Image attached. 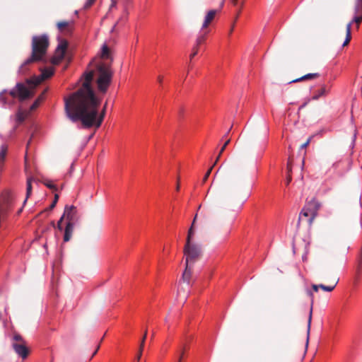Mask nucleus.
Returning <instances> with one entry per match:
<instances>
[{"instance_id": "obj_1", "label": "nucleus", "mask_w": 362, "mask_h": 362, "mask_svg": "<svg viewBox=\"0 0 362 362\" xmlns=\"http://www.w3.org/2000/svg\"><path fill=\"white\" fill-rule=\"evenodd\" d=\"M93 70L83 74L81 87L64 99V110L66 117L72 122H81L83 128L95 127L98 129L105 118L107 103L101 111L99 110L101 99L95 93L92 88Z\"/></svg>"}, {"instance_id": "obj_2", "label": "nucleus", "mask_w": 362, "mask_h": 362, "mask_svg": "<svg viewBox=\"0 0 362 362\" xmlns=\"http://www.w3.org/2000/svg\"><path fill=\"white\" fill-rule=\"evenodd\" d=\"M113 59L109 47L104 45L100 54V61L95 65V83L99 92L105 93L111 84L113 77L112 69Z\"/></svg>"}, {"instance_id": "obj_3", "label": "nucleus", "mask_w": 362, "mask_h": 362, "mask_svg": "<svg viewBox=\"0 0 362 362\" xmlns=\"http://www.w3.org/2000/svg\"><path fill=\"white\" fill-rule=\"evenodd\" d=\"M49 45V41L47 35H42L39 36H33L32 39V54L21 66V71L25 66L35 62L43 60L45 56L47 48Z\"/></svg>"}, {"instance_id": "obj_4", "label": "nucleus", "mask_w": 362, "mask_h": 362, "mask_svg": "<svg viewBox=\"0 0 362 362\" xmlns=\"http://www.w3.org/2000/svg\"><path fill=\"white\" fill-rule=\"evenodd\" d=\"M362 22V0H354V17L346 26V39L343 47L349 45L351 40V25L353 23L359 25Z\"/></svg>"}, {"instance_id": "obj_5", "label": "nucleus", "mask_w": 362, "mask_h": 362, "mask_svg": "<svg viewBox=\"0 0 362 362\" xmlns=\"http://www.w3.org/2000/svg\"><path fill=\"white\" fill-rule=\"evenodd\" d=\"M11 346L15 353L23 359L26 358L30 354L26 341L16 332H13Z\"/></svg>"}, {"instance_id": "obj_6", "label": "nucleus", "mask_w": 362, "mask_h": 362, "mask_svg": "<svg viewBox=\"0 0 362 362\" xmlns=\"http://www.w3.org/2000/svg\"><path fill=\"white\" fill-rule=\"evenodd\" d=\"M320 207V203L315 199L313 198L303 206L301 212L300 213L298 221L302 218V216L308 218V222L309 225H311L317 215V211Z\"/></svg>"}, {"instance_id": "obj_7", "label": "nucleus", "mask_w": 362, "mask_h": 362, "mask_svg": "<svg viewBox=\"0 0 362 362\" xmlns=\"http://www.w3.org/2000/svg\"><path fill=\"white\" fill-rule=\"evenodd\" d=\"M185 264H194L202 256L201 246L194 243H185L184 250Z\"/></svg>"}, {"instance_id": "obj_8", "label": "nucleus", "mask_w": 362, "mask_h": 362, "mask_svg": "<svg viewBox=\"0 0 362 362\" xmlns=\"http://www.w3.org/2000/svg\"><path fill=\"white\" fill-rule=\"evenodd\" d=\"M9 94L13 98H18L20 101L25 100L33 96L32 92L25 84L18 83L16 87L10 90Z\"/></svg>"}, {"instance_id": "obj_9", "label": "nucleus", "mask_w": 362, "mask_h": 362, "mask_svg": "<svg viewBox=\"0 0 362 362\" xmlns=\"http://www.w3.org/2000/svg\"><path fill=\"white\" fill-rule=\"evenodd\" d=\"M62 218H64L66 223L76 225L79 221L78 210L74 205H66L64 207Z\"/></svg>"}, {"instance_id": "obj_10", "label": "nucleus", "mask_w": 362, "mask_h": 362, "mask_svg": "<svg viewBox=\"0 0 362 362\" xmlns=\"http://www.w3.org/2000/svg\"><path fill=\"white\" fill-rule=\"evenodd\" d=\"M68 47V42L66 40H62L58 45L54 55L51 59L52 64H59L64 59L66 49Z\"/></svg>"}, {"instance_id": "obj_11", "label": "nucleus", "mask_w": 362, "mask_h": 362, "mask_svg": "<svg viewBox=\"0 0 362 362\" xmlns=\"http://www.w3.org/2000/svg\"><path fill=\"white\" fill-rule=\"evenodd\" d=\"M54 74V69L53 68H47L42 70L40 76L33 78L28 80L27 82L28 83L33 84L35 86H37L40 83H42L44 80L50 78Z\"/></svg>"}, {"instance_id": "obj_12", "label": "nucleus", "mask_w": 362, "mask_h": 362, "mask_svg": "<svg viewBox=\"0 0 362 362\" xmlns=\"http://www.w3.org/2000/svg\"><path fill=\"white\" fill-rule=\"evenodd\" d=\"M74 21H62L57 23V28L62 33L70 34L74 29Z\"/></svg>"}, {"instance_id": "obj_13", "label": "nucleus", "mask_w": 362, "mask_h": 362, "mask_svg": "<svg viewBox=\"0 0 362 362\" xmlns=\"http://www.w3.org/2000/svg\"><path fill=\"white\" fill-rule=\"evenodd\" d=\"M216 10H210L206 15L204 23L202 24V29L206 28L211 22L214 19L216 15Z\"/></svg>"}, {"instance_id": "obj_14", "label": "nucleus", "mask_w": 362, "mask_h": 362, "mask_svg": "<svg viewBox=\"0 0 362 362\" xmlns=\"http://www.w3.org/2000/svg\"><path fill=\"white\" fill-rule=\"evenodd\" d=\"M76 225L71 223H66L64 229V241L68 242L72 237L74 229Z\"/></svg>"}, {"instance_id": "obj_15", "label": "nucleus", "mask_w": 362, "mask_h": 362, "mask_svg": "<svg viewBox=\"0 0 362 362\" xmlns=\"http://www.w3.org/2000/svg\"><path fill=\"white\" fill-rule=\"evenodd\" d=\"M306 293L310 298V300H311L310 310V314H309L308 320V335H309L310 330L311 320H312L313 305V301H314V299H313L314 296H313V291L309 289H308L306 291Z\"/></svg>"}, {"instance_id": "obj_16", "label": "nucleus", "mask_w": 362, "mask_h": 362, "mask_svg": "<svg viewBox=\"0 0 362 362\" xmlns=\"http://www.w3.org/2000/svg\"><path fill=\"white\" fill-rule=\"evenodd\" d=\"M192 274V267L190 264H186L185 269L182 274V280L189 284Z\"/></svg>"}, {"instance_id": "obj_17", "label": "nucleus", "mask_w": 362, "mask_h": 362, "mask_svg": "<svg viewBox=\"0 0 362 362\" xmlns=\"http://www.w3.org/2000/svg\"><path fill=\"white\" fill-rule=\"evenodd\" d=\"M320 76V74L318 73H313V74H305L298 78L294 79L291 81V83H297L305 80H313Z\"/></svg>"}, {"instance_id": "obj_18", "label": "nucleus", "mask_w": 362, "mask_h": 362, "mask_svg": "<svg viewBox=\"0 0 362 362\" xmlns=\"http://www.w3.org/2000/svg\"><path fill=\"white\" fill-rule=\"evenodd\" d=\"M329 91V89L325 86H322L318 92L313 96V100H318L320 97L326 95Z\"/></svg>"}, {"instance_id": "obj_19", "label": "nucleus", "mask_w": 362, "mask_h": 362, "mask_svg": "<svg viewBox=\"0 0 362 362\" xmlns=\"http://www.w3.org/2000/svg\"><path fill=\"white\" fill-rule=\"evenodd\" d=\"M33 177H30L27 179V187H26V198L24 201V204L26 202L28 198L31 195L32 193V180Z\"/></svg>"}, {"instance_id": "obj_20", "label": "nucleus", "mask_w": 362, "mask_h": 362, "mask_svg": "<svg viewBox=\"0 0 362 362\" xmlns=\"http://www.w3.org/2000/svg\"><path fill=\"white\" fill-rule=\"evenodd\" d=\"M361 272H362V262H356V268H355V277H354V280L356 282L358 281Z\"/></svg>"}, {"instance_id": "obj_21", "label": "nucleus", "mask_w": 362, "mask_h": 362, "mask_svg": "<svg viewBox=\"0 0 362 362\" xmlns=\"http://www.w3.org/2000/svg\"><path fill=\"white\" fill-rule=\"evenodd\" d=\"M337 283H338V279L337 281H335L332 285L325 286L324 284H320V287L324 291L331 292L334 289Z\"/></svg>"}, {"instance_id": "obj_22", "label": "nucleus", "mask_w": 362, "mask_h": 362, "mask_svg": "<svg viewBox=\"0 0 362 362\" xmlns=\"http://www.w3.org/2000/svg\"><path fill=\"white\" fill-rule=\"evenodd\" d=\"M146 336H147V329H145L143 337H142L141 343H140L139 350V358H141V356L142 355V351H143V349L144 347V343H145V340L146 339Z\"/></svg>"}, {"instance_id": "obj_23", "label": "nucleus", "mask_w": 362, "mask_h": 362, "mask_svg": "<svg viewBox=\"0 0 362 362\" xmlns=\"http://www.w3.org/2000/svg\"><path fill=\"white\" fill-rule=\"evenodd\" d=\"M8 151V146L6 145H2L1 146V151H0V163H2L4 161L6 155Z\"/></svg>"}, {"instance_id": "obj_24", "label": "nucleus", "mask_w": 362, "mask_h": 362, "mask_svg": "<svg viewBox=\"0 0 362 362\" xmlns=\"http://www.w3.org/2000/svg\"><path fill=\"white\" fill-rule=\"evenodd\" d=\"M8 151V146L6 145H2L1 146V151H0V163H2L4 161L6 155Z\"/></svg>"}, {"instance_id": "obj_25", "label": "nucleus", "mask_w": 362, "mask_h": 362, "mask_svg": "<svg viewBox=\"0 0 362 362\" xmlns=\"http://www.w3.org/2000/svg\"><path fill=\"white\" fill-rule=\"evenodd\" d=\"M229 143H230V139H228V140H227V141H226V142L224 143V144L223 145V146L221 147V150H220V151H219V153H218V156H217V158H216V160H215L214 163L212 165H214V166L216 165V163H218V160H219V159H220V158H221V154L223 153V151H225L226 148V147H227V146L229 144Z\"/></svg>"}, {"instance_id": "obj_26", "label": "nucleus", "mask_w": 362, "mask_h": 362, "mask_svg": "<svg viewBox=\"0 0 362 362\" xmlns=\"http://www.w3.org/2000/svg\"><path fill=\"white\" fill-rule=\"evenodd\" d=\"M206 34L204 33V34H202V35H199L197 38L196 43H195L194 47H197V48H199L200 45L202 44H203L205 42V40H206Z\"/></svg>"}, {"instance_id": "obj_27", "label": "nucleus", "mask_w": 362, "mask_h": 362, "mask_svg": "<svg viewBox=\"0 0 362 362\" xmlns=\"http://www.w3.org/2000/svg\"><path fill=\"white\" fill-rule=\"evenodd\" d=\"M194 228L190 227L188 230L186 243H192V238L194 235Z\"/></svg>"}, {"instance_id": "obj_28", "label": "nucleus", "mask_w": 362, "mask_h": 362, "mask_svg": "<svg viewBox=\"0 0 362 362\" xmlns=\"http://www.w3.org/2000/svg\"><path fill=\"white\" fill-rule=\"evenodd\" d=\"M185 346H182L180 350L178 351V358H177V362H182V360L184 357V355H185Z\"/></svg>"}, {"instance_id": "obj_29", "label": "nucleus", "mask_w": 362, "mask_h": 362, "mask_svg": "<svg viewBox=\"0 0 362 362\" xmlns=\"http://www.w3.org/2000/svg\"><path fill=\"white\" fill-rule=\"evenodd\" d=\"M25 115L22 112H18L16 115V119L18 122L21 123L25 120Z\"/></svg>"}, {"instance_id": "obj_30", "label": "nucleus", "mask_w": 362, "mask_h": 362, "mask_svg": "<svg viewBox=\"0 0 362 362\" xmlns=\"http://www.w3.org/2000/svg\"><path fill=\"white\" fill-rule=\"evenodd\" d=\"M43 183L48 188L53 189L54 191L57 190V187L54 184H52L51 181L47 180V181H45Z\"/></svg>"}, {"instance_id": "obj_31", "label": "nucleus", "mask_w": 362, "mask_h": 362, "mask_svg": "<svg viewBox=\"0 0 362 362\" xmlns=\"http://www.w3.org/2000/svg\"><path fill=\"white\" fill-rule=\"evenodd\" d=\"M214 168V165H212L208 170L207 172L206 173V174L204 175L203 179H202V183H204L206 182V180H208L211 173V170Z\"/></svg>"}, {"instance_id": "obj_32", "label": "nucleus", "mask_w": 362, "mask_h": 362, "mask_svg": "<svg viewBox=\"0 0 362 362\" xmlns=\"http://www.w3.org/2000/svg\"><path fill=\"white\" fill-rule=\"evenodd\" d=\"M198 51H199V48H197V47H193L192 48V54L189 55V59L190 60L192 59V58H194L198 53Z\"/></svg>"}, {"instance_id": "obj_33", "label": "nucleus", "mask_w": 362, "mask_h": 362, "mask_svg": "<svg viewBox=\"0 0 362 362\" xmlns=\"http://www.w3.org/2000/svg\"><path fill=\"white\" fill-rule=\"evenodd\" d=\"M40 103H41V102L40 101V99H36V100H35V102L33 103V104L31 105V107H30V110H34L35 109H36V108L39 106V105L40 104Z\"/></svg>"}, {"instance_id": "obj_34", "label": "nucleus", "mask_w": 362, "mask_h": 362, "mask_svg": "<svg viewBox=\"0 0 362 362\" xmlns=\"http://www.w3.org/2000/svg\"><path fill=\"white\" fill-rule=\"evenodd\" d=\"M6 93V90H3L0 93V103H2L4 105L6 104V98L4 97V94Z\"/></svg>"}, {"instance_id": "obj_35", "label": "nucleus", "mask_w": 362, "mask_h": 362, "mask_svg": "<svg viewBox=\"0 0 362 362\" xmlns=\"http://www.w3.org/2000/svg\"><path fill=\"white\" fill-rule=\"evenodd\" d=\"M95 0H87L85 5H84V8H88L89 7H90L95 2Z\"/></svg>"}, {"instance_id": "obj_36", "label": "nucleus", "mask_w": 362, "mask_h": 362, "mask_svg": "<svg viewBox=\"0 0 362 362\" xmlns=\"http://www.w3.org/2000/svg\"><path fill=\"white\" fill-rule=\"evenodd\" d=\"M291 170H292L291 160L290 158H288V163H287L288 174H291Z\"/></svg>"}, {"instance_id": "obj_37", "label": "nucleus", "mask_w": 362, "mask_h": 362, "mask_svg": "<svg viewBox=\"0 0 362 362\" xmlns=\"http://www.w3.org/2000/svg\"><path fill=\"white\" fill-rule=\"evenodd\" d=\"M64 220V218H62V216L61 218H59V220L57 222V228L59 230H62V229H63L62 223Z\"/></svg>"}, {"instance_id": "obj_38", "label": "nucleus", "mask_w": 362, "mask_h": 362, "mask_svg": "<svg viewBox=\"0 0 362 362\" xmlns=\"http://www.w3.org/2000/svg\"><path fill=\"white\" fill-rule=\"evenodd\" d=\"M311 139H312V136H310V138H308V140H307L304 144H303L300 146V148H306V147L309 145V144H310V141H311Z\"/></svg>"}, {"instance_id": "obj_39", "label": "nucleus", "mask_w": 362, "mask_h": 362, "mask_svg": "<svg viewBox=\"0 0 362 362\" xmlns=\"http://www.w3.org/2000/svg\"><path fill=\"white\" fill-rule=\"evenodd\" d=\"M47 89H45L44 91L38 96L37 99H40V101L42 102L45 98V95L47 93Z\"/></svg>"}, {"instance_id": "obj_40", "label": "nucleus", "mask_w": 362, "mask_h": 362, "mask_svg": "<svg viewBox=\"0 0 362 362\" xmlns=\"http://www.w3.org/2000/svg\"><path fill=\"white\" fill-rule=\"evenodd\" d=\"M232 127H233V125L230 127V128L228 129V131L223 136V139H225V142L227 141L228 139L230 140V139L228 138V135L230 134V132Z\"/></svg>"}, {"instance_id": "obj_41", "label": "nucleus", "mask_w": 362, "mask_h": 362, "mask_svg": "<svg viewBox=\"0 0 362 362\" xmlns=\"http://www.w3.org/2000/svg\"><path fill=\"white\" fill-rule=\"evenodd\" d=\"M356 262H362V246H361V248L360 252L358 253V255L357 257Z\"/></svg>"}, {"instance_id": "obj_42", "label": "nucleus", "mask_w": 362, "mask_h": 362, "mask_svg": "<svg viewBox=\"0 0 362 362\" xmlns=\"http://www.w3.org/2000/svg\"><path fill=\"white\" fill-rule=\"evenodd\" d=\"M312 288L313 290L315 291V292H317L319 288H320V284L319 285H316V284H313L312 285Z\"/></svg>"}, {"instance_id": "obj_43", "label": "nucleus", "mask_w": 362, "mask_h": 362, "mask_svg": "<svg viewBox=\"0 0 362 362\" xmlns=\"http://www.w3.org/2000/svg\"><path fill=\"white\" fill-rule=\"evenodd\" d=\"M55 206H56V204L52 202V203L50 204L49 207V208H47V209H46L45 210V211H51V210H52V209L55 207Z\"/></svg>"}, {"instance_id": "obj_44", "label": "nucleus", "mask_w": 362, "mask_h": 362, "mask_svg": "<svg viewBox=\"0 0 362 362\" xmlns=\"http://www.w3.org/2000/svg\"><path fill=\"white\" fill-rule=\"evenodd\" d=\"M291 180H292L291 175V174H288V177H287V179H286V185H287L291 182Z\"/></svg>"}, {"instance_id": "obj_45", "label": "nucleus", "mask_w": 362, "mask_h": 362, "mask_svg": "<svg viewBox=\"0 0 362 362\" xmlns=\"http://www.w3.org/2000/svg\"><path fill=\"white\" fill-rule=\"evenodd\" d=\"M158 82L161 85L163 83V77L162 76H158L157 78Z\"/></svg>"}, {"instance_id": "obj_46", "label": "nucleus", "mask_w": 362, "mask_h": 362, "mask_svg": "<svg viewBox=\"0 0 362 362\" xmlns=\"http://www.w3.org/2000/svg\"><path fill=\"white\" fill-rule=\"evenodd\" d=\"M58 200H59V195L57 194H55L54 198V200L52 202L55 203L57 204Z\"/></svg>"}, {"instance_id": "obj_47", "label": "nucleus", "mask_w": 362, "mask_h": 362, "mask_svg": "<svg viewBox=\"0 0 362 362\" xmlns=\"http://www.w3.org/2000/svg\"><path fill=\"white\" fill-rule=\"evenodd\" d=\"M197 217V215L196 214V215H195V216H194V219H193V221H192V223L191 227L194 228V224H195V223H196Z\"/></svg>"}, {"instance_id": "obj_48", "label": "nucleus", "mask_w": 362, "mask_h": 362, "mask_svg": "<svg viewBox=\"0 0 362 362\" xmlns=\"http://www.w3.org/2000/svg\"><path fill=\"white\" fill-rule=\"evenodd\" d=\"M99 348H100V345H98V346H97V348H96L95 351H93V355H92L91 358H93V357L96 354V353L98 352V351Z\"/></svg>"}, {"instance_id": "obj_49", "label": "nucleus", "mask_w": 362, "mask_h": 362, "mask_svg": "<svg viewBox=\"0 0 362 362\" xmlns=\"http://www.w3.org/2000/svg\"><path fill=\"white\" fill-rule=\"evenodd\" d=\"M357 133H358V131H357V129H356L354 130V141H355V140H356V139Z\"/></svg>"}, {"instance_id": "obj_50", "label": "nucleus", "mask_w": 362, "mask_h": 362, "mask_svg": "<svg viewBox=\"0 0 362 362\" xmlns=\"http://www.w3.org/2000/svg\"><path fill=\"white\" fill-rule=\"evenodd\" d=\"M179 180H180V178L178 177V178H177V186H176V190H177V191H178V190L180 189Z\"/></svg>"}, {"instance_id": "obj_51", "label": "nucleus", "mask_w": 362, "mask_h": 362, "mask_svg": "<svg viewBox=\"0 0 362 362\" xmlns=\"http://www.w3.org/2000/svg\"><path fill=\"white\" fill-rule=\"evenodd\" d=\"M115 5H116V2L113 1L112 2L111 5H110V8H112V7H114V6H115Z\"/></svg>"}, {"instance_id": "obj_52", "label": "nucleus", "mask_w": 362, "mask_h": 362, "mask_svg": "<svg viewBox=\"0 0 362 362\" xmlns=\"http://www.w3.org/2000/svg\"><path fill=\"white\" fill-rule=\"evenodd\" d=\"M306 105H307V103H305L304 104H303V105L299 107V110H301L302 108L305 107Z\"/></svg>"}, {"instance_id": "obj_53", "label": "nucleus", "mask_w": 362, "mask_h": 362, "mask_svg": "<svg viewBox=\"0 0 362 362\" xmlns=\"http://www.w3.org/2000/svg\"><path fill=\"white\" fill-rule=\"evenodd\" d=\"M249 193H247L245 194V197H244V201H245L248 197H249Z\"/></svg>"}, {"instance_id": "obj_54", "label": "nucleus", "mask_w": 362, "mask_h": 362, "mask_svg": "<svg viewBox=\"0 0 362 362\" xmlns=\"http://www.w3.org/2000/svg\"><path fill=\"white\" fill-rule=\"evenodd\" d=\"M231 1L233 5H236L238 4V0H232Z\"/></svg>"}, {"instance_id": "obj_55", "label": "nucleus", "mask_w": 362, "mask_h": 362, "mask_svg": "<svg viewBox=\"0 0 362 362\" xmlns=\"http://www.w3.org/2000/svg\"><path fill=\"white\" fill-rule=\"evenodd\" d=\"M233 30V26L230 28L229 35H230L232 33Z\"/></svg>"}, {"instance_id": "obj_56", "label": "nucleus", "mask_w": 362, "mask_h": 362, "mask_svg": "<svg viewBox=\"0 0 362 362\" xmlns=\"http://www.w3.org/2000/svg\"><path fill=\"white\" fill-rule=\"evenodd\" d=\"M51 225H52V226H55V224H54V221H52Z\"/></svg>"}, {"instance_id": "obj_57", "label": "nucleus", "mask_w": 362, "mask_h": 362, "mask_svg": "<svg viewBox=\"0 0 362 362\" xmlns=\"http://www.w3.org/2000/svg\"><path fill=\"white\" fill-rule=\"evenodd\" d=\"M151 336H152V338L155 336V332H152Z\"/></svg>"}, {"instance_id": "obj_58", "label": "nucleus", "mask_w": 362, "mask_h": 362, "mask_svg": "<svg viewBox=\"0 0 362 362\" xmlns=\"http://www.w3.org/2000/svg\"><path fill=\"white\" fill-rule=\"evenodd\" d=\"M356 29L358 30V29L359 28V25H356Z\"/></svg>"}, {"instance_id": "obj_59", "label": "nucleus", "mask_w": 362, "mask_h": 362, "mask_svg": "<svg viewBox=\"0 0 362 362\" xmlns=\"http://www.w3.org/2000/svg\"><path fill=\"white\" fill-rule=\"evenodd\" d=\"M136 358L138 361L140 360V358H139V355L136 356Z\"/></svg>"}, {"instance_id": "obj_60", "label": "nucleus", "mask_w": 362, "mask_h": 362, "mask_svg": "<svg viewBox=\"0 0 362 362\" xmlns=\"http://www.w3.org/2000/svg\"><path fill=\"white\" fill-rule=\"evenodd\" d=\"M127 13L125 14L124 18H127Z\"/></svg>"}]
</instances>
